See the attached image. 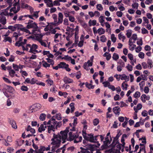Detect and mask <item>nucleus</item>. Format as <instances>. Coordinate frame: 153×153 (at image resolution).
<instances>
[{
    "mask_svg": "<svg viewBox=\"0 0 153 153\" xmlns=\"http://www.w3.org/2000/svg\"><path fill=\"white\" fill-rule=\"evenodd\" d=\"M61 133L62 134L63 138L65 141H62L63 143H64L66 141H71L74 140V143H77L81 141L82 137L81 136H79L77 132L70 131L68 133V131L65 130L64 131H61Z\"/></svg>",
    "mask_w": 153,
    "mask_h": 153,
    "instance_id": "f257e3e1",
    "label": "nucleus"
},
{
    "mask_svg": "<svg viewBox=\"0 0 153 153\" xmlns=\"http://www.w3.org/2000/svg\"><path fill=\"white\" fill-rule=\"evenodd\" d=\"M62 135V134L61 133V131L60 133L57 135L53 134V137L51 139L52 142L51 143V145L53 146L51 147V151L52 152H55V150L59 147L61 140H62L63 141H65L64 139L63 138Z\"/></svg>",
    "mask_w": 153,
    "mask_h": 153,
    "instance_id": "f03ea898",
    "label": "nucleus"
},
{
    "mask_svg": "<svg viewBox=\"0 0 153 153\" xmlns=\"http://www.w3.org/2000/svg\"><path fill=\"white\" fill-rule=\"evenodd\" d=\"M27 27L28 29L33 28L32 33H34L35 31L38 32H40V30L39 29L37 26V24L35 22H32V23H27Z\"/></svg>",
    "mask_w": 153,
    "mask_h": 153,
    "instance_id": "7ed1b4c3",
    "label": "nucleus"
},
{
    "mask_svg": "<svg viewBox=\"0 0 153 153\" xmlns=\"http://www.w3.org/2000/svg\"><path fill=\"white\" fill-rule=\"evenodd\" d=\"M41 105L39 103H36L33 105L29 107V112L31 113L39 110L41 108Z\"/></svg>",
    "mask_w": 153,
    "mask_h": 153,
    "instance_id": "20e7f679",
    "label": "nucleus"
},
{
    "mask_svg": "<svg viewBox=\"0 0 153 153\" xmlns=\"http://www.w3.org/2000/svg\"><path fill=\"white\" fill-rule=\"evenodd\" d=\"M13 7L10 9V12H13V13H17L20 10V6L19 2H15L13 4Z\"/></svg>",
    "mask_w": 153,
    "mask_h": 153,
    "instance_id": "39448f33",
    "label": "nucleus"
},
{
    "mask_svg": "<svg viewBox=\"0 0 153 153\" xmlns=\"http://www.w3.org/2000/svg\"><path fill=\"white\" fill-rule=\"evenodd\" d=\"M98 136H95L94 137L93 134H88V138L86 140L92 143H95L98 142L97 141V137Z\"/></svg>",
    "mask_w": 153,
    "mask_h": 153,
    "instance_id": "423d86ee",
    "label": "nucleus"
},
{
    "mask_svg": "<svg viewBox=\"0 0 153 153\" xmlns=\"http://www.w3.org/2000/svg\"><path fill=\"white\" fill-rule=\"evenodd\" d=\"M10 7H8L6 9L3 10L1 13L3 14L5 16H12L13 13H11V12H10Z\"/></svg>",
    "mask_w": 153,
    "mask_h": 153,
    "instance_id": "0eeeda50",
    "label": "nucleus"
},
{
    "mask_svg": "<svg viewBox=\"0 0 153 153\" xmlns=\"http://www.w3.org/2000/svg\"><path fill=\"white\" fill-rule=\"evenodd\" d=\"M63 13L66 18L68 17V19L70 21L72 22H74L75 21L76 19L74 17L69 14V12L64 11Z\"/></svg>",
    "mask_w": 153,
    "mask_h": 153,
    "instance_id": "6e6552de",
    "label": "nucleus"
},
{
    "mask_svg": "<svg viewBox=\"0 0 153 153\" xmlns=\"http://www.w3.org/2000/svg\"><path fill=\"white\" fill-rule=\"evenodd\" d=\"M59 68L65 69L67 71L69 72L71 71V69L69 68V65L64 62H61L59 64Z\"/></svg>",
    "mask_w": 153,
    "mask_h": 153,
    "instance_id": "1a4fd4ad",
    "label": "nucleus"
},
{
    "mask_svg": "<svg viewBox=\"0 0 153 153\" xmlns=\"http://www.w3.org/2000/svg\"><path fill=\"white\" fill-rule=\"evenodd\" d=\"M38 48V46L35 44H33L32 45H30V48L29 51L30 52L35 53H39L38 51L36 50Z\"/></svg>",
    "mask_w": 153,
    "mask_h": 153,
    "instance_id": "9d476101",
    "label": "nucleus"
},
{
    "mask_svg": "<svg viewBox=\"0 0 153 153\" xmlns=\"http://www.w3.org/2000/svg\"><path fill=\"white\" fill-rule=\"evenodd\" d=\"M7 23V19L6 16L1 13H0V23L4 25Z\"/></svg>",
    "mask_w": 153,
    "mask_h": 153,
    "instance_id": "9b49d317",
    "label": "nucleus"
},
{
    "mask_svg": "<svg viewBox=\"0 0 153 153\" xmlns=\"http://www.w3.org/2000/svg\"><path fill=\"white\" fill-rule=\"evenodd\" d=\"M92 62H91L90 60H88L87 62H85L84 63L83 68L86 70H88L90 69L89 67L91 66L92 65Z\"/></svg>",
    "mask_w": 153,
    "mask_h": 153,
    "instance_id": "f8f14e48",
    "label": "nucleus"
},
{
    "mask_svg": "<svg viewBox=\"0 0 153 153\" xmlns=\"http://www.w3.org/2000/svg\"><path fill=\"white\" fill-rule=\"evenodd\" d=\"M58 20H57L56 24L59 25L63 21V16L62 13H59L58 14Z\"/></svg>",
    "mask_w": 153,
    "mask_h": 153,
    "instance_id": "ddd939ff",
    "label": "nucleus"
},
{
    "mask_svg": "<svg viewBox=\"0 0 153 153\" xmlns=\"http://www.w3.org/2000/svg\"><path fill=\"white\" fill-rule=\"evenodd\" d=\"M4 140L5 141V142L4 143V144L6 146H9L10 145L9 143L7 142V141H8V142H11L12 141V138L10 136H8L7 137V140L4 139Z\"/></svg>",
    "mask_w": 153,
    "mask_h": 153,
    "instance_id": "4468645a",
    "label": "nucleus"
},
{
    "mask_svg": "<svg viewBox=\"0 0 153 153\" xmlns=\"http://www.w3.org/2000/svg\"><path fill=\"white\" fill-rule=\"evenodd\" d=\"M36 31H35V32L34 33H33L34 35V38L39 42V40H42V38L43 36L40 33V32H39L40 33L37 34L36 33Z\"/></svg>",
    "mask_w": 153,
    "mask_h": 153,
    "instance_id": "2eb2a0df",
    "label": "nucleus"
},
{
    "mask_svg": "<svg viewBox=\"0 0 153 153\" xmlns=\"http://www.w3.org/2000/svg\"><path fill=\"white\" fill-rule=\"evenodd\" d=\"M113 111L115 114L119 115L121 110L119 106H116L113 108Z\"/></svg>",
    "mask_w": 153,
    "mask_h": 153,
    "instance_id": "dca6fc26",
    "label": "nucleus"
},
{
    "mask_svg": "<svg viewBox=\"0 0 153 153\" xmlns=\"http://www.w3.org/2000/svg\"><path fill=\"white\" fill-rule=\"evenodd\" d=\"M150 99V97L146 96L145 94H143L141 97V99L143 102H145L146 100H149Z\"/></svg>",
    "mask_w": 153,
    "mask_h": 153,
    "instance_id": "f3484780",
    "label": "nucleus"
},
{
    "mask_svg": "<svg viewBox=\"0 0 153 153\" xmlns=\"http://www.w3.org/2000/svg\"><path fill=\"white\" fill-rule=\"evenodd\" d=\"M44 2L46 4L48 7H53V2L52 0H44Z\"/></svg>",
    "mask_w": 153,
    "mask_h": 153,
    "instance_id": "a211bd4d",
    "label": "nucleus"
},
{
    "mask_svg": "<svg viewBox=\"0 0 153 153\" xmlns=\"http://www.w3.org/2000/svg\"><path fill=\"white\" fill-rule=\"evenodd\" d=\"M8 121L10 124L11 125L12 128L14 129L17 128V127L15 122L13 120L9 119Z\"/></svg>",
    "mask_w": 153,
    "mask_h": 153,
    "instance_id": "6ab92c4d",
    "label": "nucleus"
},
{
    "mask_svg": "<svg viewBox=\"0 0 153 153\" xmlns=\"http://www.w3.org/2000/svg\"><path fill=\"white\" fill-rule=\"evenodd\" d=\"M38 127V131L41 133L45 130V128H47V126H44L43 124H41Z\"/></svg>",
    "mask_w": 153,
    "mask_h": 153,
    "instance_id": "aec40b11",
    "label": "nucleus"
},
{
    "mask_svg": "<svg viewBox=\"0 0 153 153\" xmlns=\"http://www.w3.org/2000/svg\"><path fill=\"white\" fill-rule=\"evenodd\" d=\"M48 127V132L49 133H51L52 131H54L55 129L54 125H49L47 126V128Z\"/></svg>",
    "mask_w": 153,
    "mask_h": 153,
    "instance_id": "412c9836",
    "label": "nucleus"
},
{
    "mask_svg": "<svg viewBox=\"0 0 153 153\" xmlns=\"http://www.w3.org/2000/svg\"><path fill=\"white\" fill-rule=\"evenodd\" d=\"M147 64L148 65V68L151 69L153 67V62L152 60L148 59L147 61Z\"/></svg>",
    "mask_w": 153,
    "mask_h": 153,
    "instance_id": "4be33fe9",
    "label": "nucleus"
},
{
    "mask_svg": "<svg viewBox=\"0 0 153 153\" xmlns=\"http://www.w3.org/2000/svg\"><path fill=\"white\" fill-rule=\"evenodd\" d=\"M142 107V105L140 103L138 104L136 107L134 106V109L135 112L137 113L139 110L141 109Z\"/></svg>",
    "mask_w": 153,
    "mask_h": 153,
    "instance_id": "5701e85b",
    "label": "nucleus"
},
{
    "mask_svg": "<svg viewBox=\"0 0 153 153\" xmlns=\"http://www.w3.org/2000/svg\"><path fill=\"white\" fill-rule=\"evenodd\" d=\"M66 145H64L62 147L58 149L57 150H56L55 152H56V153H58L61 151V150H62V153H64L65 150L66 148Z\"/></svg>",
    "mask_w": 153,
    "mask_h": 153,
    "instance_id": "b1692460",
    "label": "nucleus"
},
{
    "mask_svg": "<svg viewBox=\"0 0 153 153\" xmlns=\"http://www.w3.org/2000/svg\"><path fill=\"white\" fill-rule=\"evenodd\" d=\"M63 80L65 83H72L73 82V80L72 79L67 77H65L64 78Z\"/></svg>",
    "mask_w": 153,
    "mask_h": 153,
    "instance_id": "393cba45",
    "label": "nucleus"
},
{
    "mask_svg": "<svg viewBox=\"0 0 153 153\" xmlns=\"http://www.w3.org/2000/svg\"><path fill=\"white\" fill-rule=\"evenodd\" d=\"M121 79L122 80H125L126 82L128 81L129 80V77L128 76H127L124 74H123L121 75Z\"/></svg>",
    "mask_w": 153,
    "mask_h": 153,
    "instance_id": "a878e982",
    "label": "nucleus"
},
{
    "mask_svg": "<svg viewBox=\"0 0 153 153\" xmlns=\"http://www.w3.org/2000/svg\"><path fill=\"white\" fill-rule=\"evenodd\" d=\"M15 26L16 27V30H20L22 31L24 28V27L23 25L21 24H15Z\"/></svg>",
    "mask_w": 153,
    "mask_h": 153,
    "instance_id": "bb28decb",
    "label": "nucleus"
},
{
    "mask_svg": "<svg viewBox=\"0 0 153 153\" xmlns=\"http://www.w3.org/2000/svg\"><path fill=\"white\" fill-rule=\"evenodd\" d=\"M110 143V141L109 140L108 137H106L105 140L103 141V144L105 146H107Z\"/></svg>",
    "mask_w": 153,
    "mask_h": 153,
    "instance_id": "cd10ccee",
    "label": "nucleus"
},
{
    "mask_svg": "<svg viewBox=\"0 0 153 153\" xmlns=\"http://www.w3.org/2000/svg\"><path fill=\"white\" fill-rule=\"evenodd\" d=\"M119 143L118 142L117 140L116 139V138H114L113 142L111 144V146L112 148H114Z\"/></svg>",
    "mask_w": 153,
    "mask_h": 153,
    "instance_id": "c85d7f7f",
    "label": "nucleus"
},
{
    "mask_svg": "<svg viewBox=\"0 0 153 153\" xmlns=\"http://www.w3.org/2000/svg\"><path fill=\"white\" fill-rule=\"evenodd\" d=\"M118 36L119 39L120 40L122 39V41L123 42H124V40L126 39V37L123 35V34H122V33H120L118 35Z\"/></svg>",
    "mask_w": 153,
    "mask_h": 153,
    "instance_id": "c756f323",
    "label": "nucleus"
},
{
    "mask_svg": "<svg viewBox=\"0 0 153 153\" xmlns=\"http://www.w3.org/2000/svg\"><path fill=\"white\" fill-rule=\"evenodd\" d=\"M97 22L95 20H90L88 22V24L89 26H94L96 24Z\"/></svg>",
    "mask_w": 153,
    "mask_h": 153,
    "instance_id": "7c9ffc66",
    "label": "nucleus"
},
{
    "mask_svg": "<svg viewBox=\"0 0 153 153\" xmlns=\"http://www.w3.org/2000/svg\"><path fill=\"white\" fill-rule=\"evenodd\" d=\"M7 91L10 93H15V90L11 86H7Z\"/></svg>",
    "mask_w": 153,
    "mask_h": 153,
    "instance_id": "2f4dec72",
    "label": "nucleus"
},
{
    "mask_svg": "<svg viewBox=\"0 0 153 153\" xmlns=\"http://www.w3.org/2000/svg\"><path fill=\"white\" fill-rule=\"evenodd\" d=\"M132 31L131 30L129 29L126 31V34L127 37L128 38H130L131 36Z\"/></svg>",
    "mask_w": 153,
    "mask_h": 153,
    "instance_id": "473e14b6",
    "label": "nucleus"
},
{
    "mask_svg": "<svg viewBox=\"0 0 153 153\" xmlns=\"http://www.w3.org/2000/svg\"><path fill=\"white\" fill-rule=\"evenodd\" d=\"M97 33L100 35H101L104 33L105 30L102 28H100L97 30Z\"/></svg>",
    "mask_w": 153,
    "mask_h": 153,
    "instance_id": "72a5a7b5",
    "label": "nucleus"
},
{
    "mask_svg": "<svg viewBox=\"0 0 153 153\" xmlns=\"http://www.w3.org/2000/svg\"><path fill=\"white\" fill-rule=\"evenodd\" d=\"M103 56L104 57H106V59L107 60H109L111 57V54L108 53L107 52H105Z\"/></svg>",
    "mask_w": 153,
    "mask_h": 153,
    "instance_id": "f704fd0d",
    "label": "nucleus"
},
{
    "mask_svg": "<svg viewBox=\"0 0 153 153\" xmlns=\"http://www.w3.org/2000/svg\"><path fill=\"white\" fill-rule=\"evenodd\" d=\"M7 41H8L10 43H11L12 42L11 38L10 37H4L3 42H6Z\"/></svg>",
    "mask_w": 153,
    "mask_h": 153,
    "instance_id": "c9c22d12",
    "label": "nucleus"
},
{
    "mask_svg": "<svg viewBox=\"0 0 153 153\" xmlns=\"http://www.w3.org/2000/svg\"><path fill=\"white\" fill-rule=\"evenodd\" d=\"M140 151H143L145 153L146 150H145V146L142 143H141L140 144Z\"/></svg>",
    "mask_w": 153,
    "mask_h": 153,
    "instance_id": "e433bc0d",
    "label": "nucleus"
},
{
    "mask_svg": "<svg viewBox=\"0 0 153 153\" xmlns=\"http://www.w3.org/2000/svg\"><path fill=\"white\" fill-rule=\"evenodd\" d=\"M39 11H35L32 14L33 18V19H37L39 16Z\"/></svg>",
    "mask_w": 153,
    "mask_h": 153,
    "instance_id": "4c0bfd02",
    "label": "nucleus"
},
{
    "mask_svg": "<svg viewBox=\"0 0 153 153\" xmlns=\"http://www.w3.org/2000/svg\"><path fill=\"white\" fill-rule=\"evenodd\" d=\"M59 95L61 96H63L65 98H66L68 95V93L66 92H62V91H59L58 93Z\"/></svg>",
    "mask_w": 153,
    "mask_h": 153,
    "instance_id": "58836bf2",
    "label": "nucleus"
},
{
    "mask_svg": "<svg viewBox=\"0 0 153 153\" xmlns=\"http://www.w3.org/2000/svg\"><path fill=\"white\" fill-rule=\"evenodd\" d=\"M43 152L42 146H40L39 149H37L34 151V152L36 153H43Z\"/></svg>",
    "mask_w": 153,
    "mask_h": 153,
    "instance_id": "ea45409f",
    "label": "nucleus"
},
{
    "mask_svg": "<svg viewBox=\"0 0 153 153\" xmlns=\"http://www.w3.org/2000/svg\"><path fill=\"white\" fill-rule=\"evenodd\" d=\"M128 86V85L125 82H124L122 85V87L123 90L125 89L126 90Z\"/></svg>",
    "mask_w": 153,
    "mask_h": 153,
    "instance_id": "a19ab883",
    "label": "nucleus"
},
{
    "mask_svg": "<svg viewBox=\"0 0 153 153\" xmlns=\"http://www.w3.org/2000/svg\"><path fill=\"white\" fill-rule=\"evenodd\" d=\"M70 106L71 108V112L72 113L74 112L75 109L74 103V102L71 103L70 104Z\"/></svg>",
    "mask_w": 153,
    "mask_h": 153,
    "instance_id": "79ce46f5",
    "label": "nucleus"
},
{
    "mask_svg": "<svg viewBox=\"0 0 153 153\" xmlns=\"http://www.w3.org/2000/svg\"><path fill=\"white\" fill-rule=\"evenodd\" d=\"M9 74L12 77L15 76V72L13 70H10L9 72Z\"/></svg>",
    "mask_w": 153,
    "mask_h": 153,
    "instance_id": "37998d69",
    "label": "nucleus"
},
{
    "mask_svg": "<svg viewBox=\"0 0 153 153\" xmlns=\"http://www.w3.org/2000/svg\"><path fill=\"white\" fill-rule=\"evenodd\" d=\"M85 85L87 88L88 89H93L94 88V86L92 85L91 84H89L88 82H86Z\"/></svg>",
    "mask_w": 153,
    "mask_h": 153,
    "instance_id": "c03bdc74",
    "label": "nucleus"
},
{
    "mask_svg": "<svg viewBox=\"0 0 153 153\" xmlns=\"http://www.w3.org/2000/svg\"><path fill=\"white\" fill-rule=\"evenodd\" d=\"M102 84L105 87H108V88L109 85L110 84V83L108 81L102 82Z\"/></svg>",
    "mask_w": 153,
    "mask_h": 153,
    "instance_id": "a18cd8bd",
    "label": "nucleus"
},
{
    "mask_svg": "<svg viewBox=\"0 0 153 153\" xmlns=\"http://www.w3.org/2000/svg\"><path fill=\"white\" fill-rule=\"evenodd\" d=\"M51 120H52V125H54L55 126L57 123V121L55 120L54 116H53L52 117Z\"/></svg>",
    "mask_w": 153,
    "mask_h": 153,
    "instance_id": "49530a36",
    "label": "nucleus"
},
{
    "mask_svg": "<svg viewBox=\"0 0 153 153\" xmlns=\"http://www.w3.org/2000/svg\"><path fill=\"white\" fill-rule=\"evenodd\" d=\"M111 41L113 43H115L116 42V41L117 39L116 37L115 36V35L114 34H111Z\"/></svg>",
    "mask_w": 153,
    "mask_h": 153,
    "instance_id": "de8ad7c7",
    "label": "nucleus"
},
{
    "mask_svg": "<svg viewBox=\"0 0 153 153\" xmlns=\"http://www.w3.org/2000/svg\"><path fill=\"white\" fill-rule=\"evenodd\" d=\"M12 66L13 68L15 71H19V65H18L16 64H13Z\"/></svg>",
    "mask_w": 153,
    "mask_h": 153,
    "instance_id": "09e8293b",
    "label": "nucleus"
},
{
    "mask_svg": "<svg viewBox=\"0 0 153 153\" xmlns=\"http://www.w3.org/2000/svg\"><path fill=\"white\" fill-rule=\"evenodd\" d=\"M46 115L44 114H41L40 116L39 119L43 121L45 120Z\"/></svg>",
    "mask_w": 153,
    "mask_h": 153,
    "instance_id": "8fccbe9b",
    "label": "nucleus"
},
{
    "mask_svg": "<svg viewBox=\"0 0 153 153\" xmlns=\"http://www.w3.org/2000/svg\"><path fill=\"white\" fill-rule=\"evenodd\" d=\"M140 95V93L139 91H136L134 94L133 97L136 98H139Z\"/></svg>",
    "mask_w": 153,
    "mask_h": 153,
    "instance_id": "3c124183",
    "label": "nucleus"
},
{
    "mask_svg": "<svg viewBox=\"0 0 153 153\" xmlns=\"http://www.w3.org/2000/svg\"><path fill=\"white\" fill-rule=\"evenodd\" d=\"M119 56L117 53H114L112 56V58L114 60L116 61L119 59Z\"/></svg>",
    "mask_w": 153,
    "mask_h": 153,
    "instance_id": "603ef678",
    "label": "nucleus"
},
{
    "mask_svg": "<svg viewBox=\"0 0 153 153\" xmlns=\"http://www.w3.org/2000/svg\"><path fill=\"white\" fill-rule=\"evenodd\" d=\"M97 9L101 11L102 10L103 8L102 6V5L100 4H98L96 6Z\"/></svg>",
    "mask_w": 153,
    "mask_h": 153,
    "instance_id": "864d4df0",
    "label": "nucleus"
},
{
    "mask_svg": "<svg viewBox=\"0 0 153 153\" xmlns=\"http://www.w3.org/2000/svg\"><path fill=\"white\" fill-rule=\"evenodd\" d=\"M52 17L54 20L55 24H56L57 20V15L55 14H53L52 16Z\"/></svg>",
    "mask_w": 153,
    "mask_h": 153,
    "instance_id": "5fc2aeb1",
    "label": "nucleus"
},
{
    "mask_svg": "<svg viewBox=\"0 0 153 153\" xmlns=\"http://www.w3.org/2000/svg\"><path fill=\"white\" fill-rule=\"evenodd\" d=\"M107 39L106 38L104 35H102L100 36V40L101 42H105Z\"/></svg>",
    "mask_w": 153,
    "mask_h": 153,
    "instance_id": "6e6d98bb",
    "label": "nucleus"
},
{
    "mask_svg": "<svg viewBox=\"0 0 153 153\" xmlns=\"http://www.w3.org/2000/svg\"><path fill=\"white\" fill-rule=\"evenodd\" d=\"M42 65L45 68L49 67L50 66V64H48L45 61L43 60L42 61Z\"/></svg>",
    "mask_w": 153,
    "mask_h": 153,
    "instance_id": "4d7b16f0",
    "label": "nucleus"
},
{
    "mask_svg": "<svg viewBox=\"0 0 153 153\" xmlns=\"http://www.w3.org/2000/svg\"><path fill=\"white\" fill-rule=\"evenodd\" d=\"M137 39V35L136 34H133L131 38H130L129 39H131V41H132V40H134V41H136Z\"/></svg>",
    "mask_w": 153,
    "mask_h": 153,
    "instance_id": "13d9d810",
    "label": "nucleus"
},
{
    "mask_svg": "<svg viewBox=\"0 0 153 153\" xmlns=\"http://www.w3.org/2000/svg\"><path fill=\"white\" fill-rule=\"evenodd\" d=\"M55 116V118L58 120H62V117L61 115L60 114H56Z\"/></svg>",
    "mask_w": 153,
    "mask_h": 153,
    "instance_id": "bf43d9fd",
    "label": "nucleus"
},
{
    "mask_svg": "<svg viewBox=\"0 0 153 153\" xmlns=\"http://www.w3.org/2000/svg\"><path fill=\"white\" fill-rule=\"evenodd\" d=\"M117 63L118 65L119 66H121L123 67L125 66V64L124 62L122 61L121 60H119Z\"/></svg>",
    "mask_w": 153,
    "mask_h": 153,
    "instance_id": "052dcab7",
    "label": "nucleus"
},
{
    "mask_svg": "<svg viewBox=\"0 0 153 153\" xmlns=\"http://www.w3.org/2000/svg\"><path fill=\"white\" fill-rule=\"evenodd\" d=\"M29 48H30V45L27 44L26 47H25L24 46H22V49L23 51H28L29 50Z\"/></svg>",
    "mask_w": 153,
    "mask_h": 153,
    "instance_id": "680f3d73",
    "label": "nucleus"
},
{
    "mask_svg": "<svg viewBox=\"0 0 153 153\" xmlns=\"http://www.w3.org/2000/svg\"><path fill=\"white\" fill-rule=\"evenodd\" d=\"M15 45L16 46H17L18 47H20L22 46H22H23L22 42L20 41H18L15 43Z\"/></svg>",
    "mask_w": 153,
    "mask_h": 153,
    "instance_id": "e2e57ef3",
    "label": "nucleus"
},
{
    "mask_svg": "<svg viewBox=\"0 0 153 153\" xmlns=\"http://www.w3.org/2000/svg\"><path fill=\"white\" fill-rule=\"evenodd\" d=\"M109 10L113 12L115 10H117V7H115L113 6L112 5L109 7Z\"/></svg>",
    "mask_w": 153,
    "mask_h": 153,
    "instance_id": "0e129e2a",
    "label": "nucleus"
},
{
    "mask_svg": "<svg viewBox=\"0 0 153 153\" xmlns=\"http://www.w3.org/2000/svg\"><path fill=\"white\" fill-rule=\"evenodd\" d=\"M144 55H145L144 53L142 52H139V53L138 55V56L141 59H143L144 58Z\"/></svg>",
    "mask_w": 153,
    "mask_h": 153,
    "instance_id": "69168bd1",
    "label": "nucleus"
},
{
    "mask_svg": "<svg viewBox=\"0 0 153 153\" xmlns=\"http://www.w3.org/2000/svg\"><path fill=\"white\" fill-rule=\"evenodd\" d=\"M105 17L103 16H100L99 18V22L100 23H102L104 21Z\"/></svg>",
    "mask_w": 153,
    "mask_h": 153,
    "instance_id": "338daca9",
    "label": "nucleus"
},
{
    "mask_svg": "<svg viewBox=\"0 0 153 153\" xmlns=\"http://www.w3.org/2000/svg\"><path fill=\"white\" fill-rule=\"evenodd\" d=\"M141 33L143 34L148 33V31L144 27H142L141 29Z\"/></svg>",
    "mask_w": 153,
    "mask_h": 153,
    "instance_id": "774afa93",
    "label": "nucleus"
}]
</instances>
